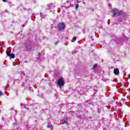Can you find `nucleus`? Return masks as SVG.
Returning <instances> with one entry per match:
<instances>
[{"label":"nucleus","mask_w":130,"mask_h":130,"mask_svg":"<svg viewBox=\"0 0 130 130\" xmlns=\"http://www.w3.org/2000/svg\"><path fill=\"white\" fill-rule=\"evenodd\" d=\"M47 127H48V128H50V129H51L52 128H53V127L52 126V125L51 124H47Z\"/></svg>","instance_id":"6"},{"label":"nucleus","mask_w":130,"mask_h":130,"mask_svg":"<svg viewBox=\"0 0 130 130\" xmlns=\"http://www.w3.org/2000/svg\"><path fill=\"white\" fill-rule=\"evenodd\" d=\"M113 73L116 76H118L119 75V70L118 68H115L114 70Z\"/></svg>","instance_id":"5"},{"label":"nucleus","mask_w":130,"mask_h":130,"mask_svg":"<svg viewBox=\"0 0 130 130\" xmlns=\"http://www.w3.org/2000/svg\"><path fill=\"white\" fill-rule=\"evenodd\" d=\"M3 2H4V3H6V2H7V0H2Z\"/></svg>","instance_id":"12"},{"label":"nucleus","mask_w":130,"mask_h":130,"mask_svg":"<svg viewBox=\"0 0 130 130\" xmlns=\"http://www.w3.org/2000/svg\"><path fill=\"white\" fill-rule=\"evenodd\" d=\"M64 28H66V24H64V23L61 22L59 23V25H58L59 31H61V30H64Z\"/></svg>","instance_id":"2"},{"label":"nucleus","mask_w":130,"mask_h":130,"mask_svg":"<svg viewBox=\"0 0 130 130\" xmlns=\"http://www.w3.org/2000/svg\"><path fill=\"white\" fill-rule=\"evenodd\" d=\"M63 123H64V124H67V123H68V119H66L64 120Z\"/></svg>","instance_id":"8"},{"label":"nucleus","mask_w":130,"mask_h":130,"mask_svg":"<svg viewBox=\"0 0 130 130\" xmlns=\"http://www.w3.org/2000/svg\"><path fill=\"white\" fill-rule=\"evenodd\" d=\"M97 66H98L97 64H94L93 65V69H96V68H97Z\"/></svg>","instance_id":"9"},{"label":"nucleus","mask_w":130,"mask_h":130,"mask_svg":"<svg viewBox=\"0 0 130 130\" xmlns=\"http://www.w3.org/2000/svg\"><path fill=\"white\" fill-rule=\"evenodd\" d=\"M7 55L9 57H11V58H15V54H11V52L6 51Z\"/></svg>","instance_id":"4"},{"label":"nucleus","mask_w":130,"mask_h":130,"mask_svg":"<svg viewBox=\"0 0 130 130\" xmlns=\"http://www.w3.org/2000/svg\"><path fill=\"white\" fill-rule=\"evenodd\" d=\"M3 95V92L0 91V96Z\"/></svg>","instance_id":"11"},{"label":"nucleus","mask_w":130,"mask_h":130,"mask_svg":"<svg viewBox=\"0 0 130 130\" xmlns=\"http://www.w3.org/2000/svg\"><path fill=\"white\" fill-rule=\"evenodd\" d=\"M112 13H113L114 16H121L123 14V12L119 11L118 9H115L112 10Z\"/></svg>","instance_id":"1"},{"label":"nucleus","mask_w":130,"mask_h":130,"mask_svg":"<svg viewBox=\"0 0 130 130\" xmlns=\"http://www.w3.org/2000/svg\"><path fill=\"white\" fill-rule=\"evenodd\" d=\"M76 8L78 9L79 8V4H77L76 5Z\"/></svg>","instance_id":"10"},{"label":"nucleus","mask_w":130,"mask_h":130,"mask_svg":"<svg viewBox=\"0 0 130 130\" xmlns=\"http://www.w3.org/2000/svg\"><path fill=\"white\" fill-rule=\"evenodd\" d=\"M77 40V37H74L71 40V42H75Z\"/></svg>","instance_id":"7"},{"label":"nucleus","mask_w":130,"mask_h":130,"mask_svg":"<svg viewBox=\"0 0 130 130\" xmlns=\"http://www.w3.org/2000/svg\"><path fill=\"white\" fill-rule=\"evenodd\" d=\"M128 78H129V79H130V74L128 75Z\"/></svg>","instance_id":"13"},{"label":"nucleus","mask_w":130,"mask_h":130,"mask_svg":"<svg viewBox=\"0 0 130 130\" xmlns=\"http://www.w3.org/2000/svg\"><path fill=\"white\" fill-rule=\"evenodd\" d=\"M57 84L59 86V87H62L64 85V80H63V78L59 79L57 81Z\"/></svg>","instance_id":"3"},{"label":"nucleus","mask_w":130,"mask_h":130,"mask_svg":"<svg viewBox=\"0 0 130 130\" xmlns=\"http://www.w3.org/2000/svg\"><path fill=\"white\" fill-rule=\"evenodd\" d=\"M40 55H41V54H39V56H40Z\"/></svg>","instance_id":"14"}]
</instances>
